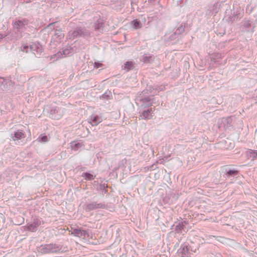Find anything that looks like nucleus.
I'll return each mask as SVG.
<instances>
[{
  "label": "nucleus",
  "instance_id": "obj_11",
  "mask_svg": "<svg viewBox=\"0 0 257 257\" xmlns=\"http://www.w3.org/2000/svg\"><path fill=\"white\" fill-rule=\"evenodd\" d=\"M41 220L38 218H34L33 221L28 223L25 226L27 229L31 232H36L38 229V227L41 224Z\"/></svg>",
  "mask_w": 257,
  "mask_h": 257
},
{
  "label": "nucleus",
  "instance_id": "obj_7",
  "mask_svg": "<svg viewBox=\"0 0 257 257\" xmlns=\"http://www.w3.org/2000/svg\"><path fill=\"white\" fill-rule=\"evenodd\" d=\"M29 23L26 19L18 20L13 23V28L16 33L21 34L26 30V26Z\"/></svg>",
  "mask_w": 257,
  "mask_h": 257
},
{
  "label": "nucleus",
  "instance_id": "obj_46",
  "mask_svg": "<svg viewBox=\"0 0 257 257\" xmlns=\"http://www.w3.org/2000/svg\"><path fill=\"white\" fill-rule=\"evenodd\" d=\"M53 24H54V23H51V24H49V26H52V25H53Z\"/></svg>",
  "mask_w": 257,
  "mask_h": 257
},
{
  "label": "nucleus",
  "instance_id": "obj_3",
  "mask_svg": "<svg viewBox=\"0 0 257 257\" xmlns=\"http://www.w3.org/2000/svg\"><path fill=\"white\" fill-rule=\"evenodd\" d=\"M60 246L55 243L42 245L38 248V252L41 254H49L61 252Z\"/></svg>",
  "mask_w": 257,
  "mask_h": 257
},
{
  "label": "nucleus",
  "instance_id": "obj_12",
  "mask_svg": "<svg viewBox=\"0 0 257 257\" xmlns=\"http://www.w3.org/2000/svg\"><path fill=\"white\" fill-rule=\"evenodd\" d=\"M14 83L8 78L0 77V87L5 89H10L13 86Z\"/></svg>",
  "mask_w": 257,
  "mask_h": 257
},
{
  "label": "nucleus",
  "instance_id": "obj_34",
  "mask_svg": "<svg viewBox=\"0 0 257 257\" xmlns=\"http://www.w3.org/2000/svg\"><path fill=\"white\" fill-rule=\"evenodd\" d=\"M37 141L41 143H46L48 141V138L46 135H40L37 139Z\"/></svg>",
  "mask_w": 257,
  "mask_h": 257
},
{
  "label": "nucleus",
  "instance_id": "obj_2",
  "mask_svg": "<svg viewBox=\"0 0 257 257\" xmlns=\"http://www.w3.org/2000/svg\"><path fill=\"white\" fill-rule=\"evenodd\" d=\"M52 119H59L63 114V109L56 106H47L44 110Z\"/></svg>",
  "mask_w": 257,
  "mask_h": 257
},
{
  "label": "nucleus",
  "instance_id": "obj_9",
  "mask_svg": "<svg viewBox=\"0 0 257 257\" xmlns=\"http://www.w3.org/2000/svg\"><path fill=\"white\" fill-rule=\"evenodd\" d=\"M106 206V205L103 203H97V202H92L86 204L85 210L87 212H89L91 210L97 209L105 208Z\"/></svg>",
  "mask_w": 257,
  "mask_h": 257
},
{
  "label": "nucleus",
  "instance_id": "obj_8",
  "mask_svg": "<svg viewBox=\"0 0 257 257\" xmlns=\"http://www.w3.org/2000/svg\"><path fill=\"white\" fill-rule=\"evenodd\" d=\"M233 117L232 116H228L222 118L221 123L218 124V127H223L225 131L229 129L232 126Z\"/></svg>",
  "mask_w": 257,
  "mask_h": 257
},
{
  "label": "nucleus",
  "instance_id": "obj_19",
  "mask_svg": "<svg viewBox=\"0 0 257 257\" xmlns=\"http://www.w3.org/2000/svg\"><path fill=\"white\" fill-rule=\"evenodd\" d=\"M146 90V92L147 93L149 91L148 94H150L152 97L157 94V91L158 90V85H154L148 87V88Z\"/></svg>",
  "mask_w": 257,
  "mask_h": 257
},
{
  "label": "nucleus",
  "instance_id": "obj_14",
  "mask_svg": "<svg viewBox=\"0 0 257 257\" xmlns=\"http://www.w3.org/2000/svg\"><path fill=\"white\" fill-rule=\"evenodd\" d=\"M102 121V118L101 116L92 114L89 118V121L92 126H96L98 125Z\"/></svg>",
  "mask_w": 257,
  "mask_h": 257
},
{
  "label": "nucleus",
  "instance_id": "obj_23",
  "mask_svg": "<svg viewBox=\"0 0 257 257\" xmlns=\"http://www.w3.org/2000/svg\"><path fill=\"white\" fill-rule=\"evenodd\" d=\"M54 36L56 38V41L57 43H60L62 39L64 37V33L61 30H56L54 34Z\"/></svg>",
  "mask_w": 257,
  "mask_h": 257
},
{
  "label": "nucleus",
  "instance_id": "obj_37",
  "mask_svg": "<svg viewBox=\"0 0 257 257\" xmlns=\"http://www.w3.org/2000/svg\"><path fill=\"white\" fill-rule=\"evenodd\" d=\"M105 188L106 187L105 184H100L99 189L100 190L102 191V193H106L107 191Z\"/></svg>",
  "mask_w": 257,
  "mask_h": 257
},
{
  "label": "nucleus",
  "instance_id": "obj_25",
  "mask_svg": "<svg viewBox=\"0 0 257 257\" xmlns=\"http://www.w3.org/2000/svg\"><path fill=\"white\" fill-rule=\"evenodd\" d=\"M133 27L135 29H138L142 27V24L141 21L138 19H135L131 22Z\"/></svg>",
  "mask_w": 257,
  "mask_h": 257
},
{
  "label": "nucleus",
  "instance_id": "obj_39",
  "mask_svg": "<svg viewBox=\"0 0 257 257\" xmlns=\"http://www.w3.org/2000/svg\"><path fill=\"white\" fill-rule=\"evenodd\" d=\"M102 65V64L99 62H95L94 63V67L95 68H98L100 67Z\"/></svg>",
  "mask_w": 257,
  "mask_h": 257
},
{
  "label": "nucleus",
  "instance_id": "obj_5",
  "mask_svg": "<svg viewBox=\"0 0 257 257\" xmlns=\"http://www.w3.org/2000/svg\"><path fill=\"white\" fill-rule=\"evenodd\" d=\"M93 27L95 31L102 32L104 27L103 17L100 13L94 14L93 18Z\"/></svg>",
  "mask_w": 257,
  "mask_h": 257
},
{
  "label": "nucleus",
  "instance_id": "obj_24",
  "mask_svg": "<svg viewBox=\"0 0 257 257\" xmlns=\"http://www.w3.org/2000/svg\"><path fill=\"white\" fill-rule=\"evenodd\" d=\"M20 51L25 52L26 53H29L30 50V45L24 42L21 43V46L19 48Z\"/></svg>",
  "mask_w": 257,
  "mask_h": 257
},
{
  "label": "nucleus",
  "instance_id": "obj_44",
  "mask_svg": "<svg viewBox=\"0 0 257 257\" xmlns=\"http://www.w3.org/2000/svg\"><path fill=\"white\" fill-rule=\"evenodd\" d=\"M151 151L152 152V154H153V155H154V149L153 148H151Z\"/></svg>",
  "mask_w": 257,
  "mask_h": 257
},
{
  "label": "nucleus",
  "instance_id": "obj_30",
  "mask_svg": "<svg viewBox=\"0 0 257 257\" xmlns=\"http://www.w3.org/2000/svg\"><path fill=\"white\" fill-rule=\"evenodd\" d=\"M134 67L133 63L132 62L127 61L124 64L123 69L126 71H128L133 69Z\"/></svg>",
  "mask_w": 257,
  "mask_h": 257
},
{
  "label": "nucleus",
  "instance_id": "obj_32",
  "mask_svg": "<svg viewBox=\"0 0 257 257\" xmlns=\"http://www.w3.org/2000/svg\"><path fill=\"white\" fill-rule=\"evenodd\" d=\"M175 230L176 233H183V232H186L185 229L183 227L179 226V223L175 226Z\"/></svg>",
  "mask_w": 257,
  "mask_h": 257
},
{
  "label": "nucleus",
  "instance_id": "obj_41",
  "mask_svg": "<svg viewBox=\"0 0 257 257\" xmlns=\"http://www.w3.org/2000/svg\"><path fill=\"white\" fill-rule=\"evenodd\" d=\"M7 35H3V34L0 33V40L3 39L5 37H6Z\"/></svg>",
  "mask_w": 257,
  "mask_h": 257
},
{
  "label": "nucleus",
  "instance_id": "obj_42",
  "mask_svg": "<svg viewBox=\"0 0 257 257\" xmlns=\"http://www.w3.org/2000/svg\"><path fill=\"white\" fill-rule=\"evenodd\" d=\"M158 5L159 6V9L158 10H159V11H160L162 9V6L160 5L159 2H158Z\"/></svg>",
  "mask_w": 257,
  "mask_h": 257
},
{
  "label": "nucleus",
  "instance_id": "obj_33",
  "mask_svg": "<svg viewBox=\"0 0 257 257\" xmlns=\"http://www.w3.org/2000/svg\"><path fill=\"white\" fill-rule=\"evenodd\" d=\"M154 57L153 55H144L143 60L145 63H150L153 61Z\"/></svg>",
  "mask_w": 257,
  "mask_h": 257
},
{
  "label": "nucleus",
  "instance_id": "obj_21",
  "mask_svg": "<svg viewBox=\"0 0 257 257\" xmlns=\"http://www.w3.org/2000/svg\"><path fill=\"white\" fill-rule=\"evenodd\" d=\"M111 2L112 3L117 2L118 5L112 6V8L116 11L121 10L124 6V3L122 0H117L116 1L115 0H111Z\"/></svg>",
  "mask_w": 257,
  "mask_h": 257
},
{
  "label": "nucleus",
  "instance_id": "obj_22",
  "mask_svg": "<svg viewBox=\"0 0 257 257\" xmlns=\"http://www.w3.org/2000/svg\"><path fill=\"white\" fill-rule=\"evenodd\" d=\"M82 228L80 227L71 228V234L75 236L81 238L82 235Z\"/></svg>",
  "mask_w": 257,
  "mask_h": 257
},
{
  "label": "nucleus",
  "instance_id": "obj_17",
  "mask_svg": "<svg viewBox=\"0 0 257 257\" xmlns=\"http://www.w3.org/2000/svg\"><path fill=\"white\" fill-rule=\"evenodd\" d=\"M189 249L190 246L185 244H182L178 250L179 254L182 257H188L189 253Z\"/></svg>",
  "mask_w": 257,
  "mask_h": 257
},
{
  "label": "nucleus",
  "instance_id": "obj_13",
  "mask_svg": "<svg viewBox=\"0 0 257 257\" xmlns=\"http://www.w3.org/2000/svg\"><path fill=\"white\" fill-rule=\"evenodd\" d=\"M185 27L186 24L183 23H181L174 32L173 34L171 36V39H173L178 38L184 32Z\"/></svg>",
  "mask_w": 257,
  "mask_h": 257
},
{
  "label": "nucleus",
  "instance_id": "obj_15",
  "mask_svg": "<svg viewBox=\"0 0 257 257\" xmlns=\"http://www.w3.org/2000/svg\"><path fill=\"white\" fill-rule=\"evenodd\" d=\"M140 113V116L142 119H150L152 117L153 113V108H148Z\"/></svg>",
  "mask_w": 257,
  "mask_h": 257
},
{
  "label": "nucleus",
  "instance_id": "obj_20",
  "mask_svg": "<svg viewBox=\"0 0 257 257\" xmlns=\"http://www.w3.org/2000/svg\"><path fill=\"white\" fill-rule=\"evenodd\" d=\"M243 26L247 32L253 33L254 32V26H252L249 21H245L243 22Z\"/></svg>",
  "mask_w": 257,
  "mask_h": 257
},
{
  "label": "nucleus",
  "instance_id": "obj_6",
  "mask_svg": "<svg viewBox=\"0 0 257 257\" xmlns=\"http://www.w3.org/2000/svg\"><path fill=\"white\" fill-rule=\"evenodd\" d=\"M146 90H144L137 98V100L141 102V106L145 108L151 106L153 102L151 95H146Z\"/></svg>",
  "mask_w": 257,
  "mask_h": 257
},
{
  "label": "nucleus",
  "instance_id": "obj_18",
  "mask_svg": "<svg viewBox=\"0 0 257 257\" xmlns=\"http://www.w3.org/2000/svg\"><path fill=\"white\" fill-rule=\"evenodd\" d=\"M242 17V14L241 13H238L236 14H235L234 13L231 14V15H230L228 17L229 22H230L231 24L233 23L238 20L240 19Z\"/></svg>",
  "mask_w": 257,
  "mask_h": 257
},
{
  "label": "nucleus",
  "instance_id": "obj_16",
  "mask_svg": "<svg viewBox=\"0 0 257 257\" xmlns=\"http://www.w3.org/2000/svg\"><path fill=\"white\" fill-rule=\"evenodd\" d=\"M26 135L25 133L20 130L15 131L14 133H12L11 138L14 141L19 140L25 138Z\"/></svg>",
  "mask_w": 257,
  "mask_h": 257
},
{
  "label": "nucleus",
  "instance_id": "obj_4",
  "mask_svg": "<svg viewBox=\"0 0 257 257\" xmlns=\"http://www.w3.org/2000/svg\"><path fill=\"white\" fill-rule=\"evenodd\" d=\"M223 176L225 178L232 179L237 177L239 175V171L231 165H226L222 169Z\"/></svg>",
  "mask_w": 257,
  "mask_h": 257
},
{
  "label": "nucleus",
  "instance_id": "obj_35",
  "mask_svg": "<svg viewBox=\"0 0 257 257\" xmlns=\"http://www.w3.org/2000/svg\"><path fill=\"white\" fill-rule=\"evenodd\" d=\"M110 96H111L110 91L106 92L100 96V99H101L102 100H105V99L108 100L110 99Z\"/></svg>",
  "mask_w": 257,
  "mask_h": 257
},
{
  "label": "nucleus",
  "instance_id": "obj_27",
  "mask_svg": "<svg viewBox=\"0 0 257 257\" xmlns=\"http://www.w3.org/2000/svg\"><path fill=\"white\" fill-rule=\"evenodd\" d=\"M81 176L84 177L85 180L89 181L94 179L95 177V176L87 172L83 173Z\"/></svg>",
  "mask_w": 257,
  "mask_h": 257
},
{
  "label": "nucleus",
  "instance_id": "obj_10",
  "mask_svg": "<svg viewBox=\"0 0 257 257\" xmlns=\"http://www.w3.org/2000/svg\"><path fill=\"white\" fill-rule=\"evenodd\" d=\"M30 50L35 56L41 55L43 52L42 46L39 43H33L30 45Z\"/></svg>",
  "mask_w": 257,
  "mask_h": 257
},
{
  "label": "nucleus",
  "instance_id": "obj_40",
  "mask_svg": "<svg viewBox=\"0 0 257 257\" xmlns=\"http://www.w3.org/2000/svg\"><path fill=\"white\" fill-rule=\"evenodd\" d=\"M158 90L157 91V93L160 91H162L163 90V89H164L165 87L164 86H158Z\"/></svg>",
  "mask_w": 257,
  "mask_h": 257
},
{
  "label": "nucleus",
  "instance_id": "obj_31",
  "mask_svg": "<svg viewBox=\"0 0 257 257\" xmlns=\"http://www.w3.org/2000/svg\"><path fill=\"white\" fill-rule=\"evenodd\" d=\"M65 49H63L61 51H59L56 54L54 55L52 57L51 59L53 57L54 58H56V59H57L58 58H60L62 57V56L63 55L65 57Z\"/></svg>",
  "mask_w": 257,
  "mask_h": 257
},
{
  "label": "nucleus",
  "instance_id": "obj_36",
  "mask_svg": "<svg viewBox=\"0 0 257 257\" xmlns=\"http://www.w3.org/2000/svg\"><path fill=\"white\" fill-rule=\"evenodd\" d=\"M64 49L65 50V57L71 55L73 53V49L71 47H67Z\"/></svg>",
  "mask_w": 257,
  "mask_h": 257
},
{
  "label": "nucleus",
  "instance_id": "obj_38",
  "mask_svg": "<svg viewBox=\"0 0 257 257\" xmlns=\"http://www.w3.org/2000/svg\"><path fill=\"white\" fill-rule=\"evenodd\" d=\"M179 223V226H182L184 228L186 229V225L187 223V222L186 220H181L178 222Z\"/></svg>",
  "mask_w": 257,
  "mask_h": 257
},
{
  "label": "nucleus",
  "instance_id": "obj_1",
  "mask_svg": "<svg viewBox=\"0 0 257 257\" xmlns=\"http://www.w3.org/2000/svg\"><path fill=\"white\" fill-rule=\"evenodd\" d=\"M70 39L74 40L80 37L87 40L91 37V33L85 27H77L69 33Z\"/></svg>",
  "mask_w": 257,
  "mask_h": 257
},
{
  "label": "nucleus",
  "instance_id": "obj_45",
  "mask_svg": "<svg viewBox=\"0 0 257 257\" xmlns=\"http://www.w3.org/2000/svg\"><path fill=\"white\" fill-rule=\"evenodd\" d=\"M155 0H148V2L150 3H151L152 2H153L154 1H155Z\"/></svg>",
  "mask_w": 257,
  "mask_h": 257
},
{
  "label": "nucleus",
  "instance_id": "obj_28",
  "mask_svg": "<svg viewBox=\"0 0 257 257\" xmlns=\"http://www.w3.org/2000/svg\"><path fill=\"white\" fill-rule=\"evenodd\" d=\"M82 146L81 143L79 142H73L71 143V148L74 151H77Z\"/></svg>",
  "mask_w": 257,
  "mask_h": 257
},
{
  "label": "nucleus",
  "instance_id": "obj_43",
  "mask_svg": "<svg viewBox=\"0 0 257 257\" xmlns=\"http://www.w3.org/2000/svg\"><path fill=\"white\" fill-rule=\"evenodd\" d=\"M137 1H138V0H133V1H132V4H133V3H135V4H136V3H137Z\"/></svg>",
  "mask_w": 257,
  "mask_h": 257
},
{
  "label": "nucleus",
  "instance_id": "obj_29",
  "mask_svg": "<svg viewBox=\"0 0 257 257\" xmlns=\"http://www.w3.org/2000/svg\"><path fill=\"white\" fill-rule=\"evenodd\" d=\"M247 156L253 161L257 158V152L256 151L250 150L247 152Z\"/></svg>",
  "mask_w": 257,
  "mask_h": 257
},
{
  "label": "nucleus",
  "instance_id": "obj_26",
  "mask_svg": "<svg viewBox=\"0 0 257 257\" xmlns=\"http://www.w3.org/2000/svg\"><path fill=\"white\" fill-rule=\"evenodd\" d=\"M82 235L81 238L85 239L92 237V233L90 230H84L82 228Z\"/></svg>",
  "mask_w": 257,
  "mask_h": 257
}]
</instances>
